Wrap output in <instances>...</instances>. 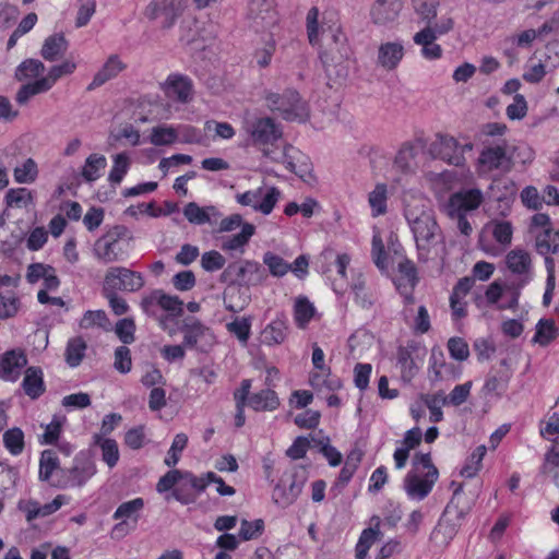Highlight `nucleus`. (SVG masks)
Returning a JSON list of instances; mask_svg holds the SVG:
<instances>
[{"label":"nucleus","mask_w":559,"mask_h":559,"mask_svg":"<svg viewBox=\"0 0 559 559\" xmlns=\"http://www.w3.org/2000/svg\"><path fill=\"white\" fill-rule=\"evenodd\" d=\"M306 29L312 46L322 41L319 58L325 73L331 76L332 70L342 67L352 52L345 33L334 20L333 13H324L320 21V12L317 7H312L307 13Z\"/></svg>","instance_id":"f257e3e1"},{"label":"nucleus","mask_w":559,"mask_h":559,"mask_svg":"<svg viewBox=\"0 0 559 559\" xmlns=\"http://www.w3.org/2000/svg\"><path fill=\"white\" fill-rule=\"evenodd\" d=\"M404 216L412 229L418 259L427 261L432 248L443 243V235L430 210H421L416 213L414 210L406 207Z\"/></svg>","instance_id":"f03ea898"},{"label":"nucleus","mask_w":559,"mask_h":559,"mask_svg":"<svg viewBox=\"0 0 559 559\" xmlns=\"http://www.w3.org/2000/svg\"><path fill=\"white\" fill-rule=\"evenodd\" d=\"M133 236L124 225H115L94 243V255L105 264L124 261L129 257Z\"/></svg>","instance_id":"7ed1b4c3"},{"label":"nucleus","mask_w":559,"mask_h":559,"mask_svg":"<svg viewBox=\"0 0 559 559\" xmlns=\"http://www.w3.org/2000/svg\"><path fill=\"white\" fill-rule=\"evenodd\" d=\"M97 466L91 450L78 452L70 467L59 469L51 486L58 489L83 487L95 474Z\"/></svg>","instance_id":"20e7f679"},{"label":"nucleus","mask_w":559,"mask_h":559,"mask_svg":"<svg viewBox=\"0 0 559 559\" xmlns=\"http://www.w3.org/2000/svg\"><path fill=\"white\" fill-rule=\"evenodd\" d=\"M264 98L267 108L277 111L284 120L305 122L309 118L308 104L294 88H287L282 94L267 92Z\"/></svg>","instance_id":"39448f33"},{"label":"nucleus","mask_w":559,"mask_h":559,"mask_svg":"<svg viewBox=\"0 0 559 559\" xmlns=\"http://www.w3.org/2000/svg\"><path fill=\"white\" fill-rule=\"evenodd\" d=\"M267 275L262 265L257 261L245 260L233 262L224 269L219 281L227 285L251 287L262 285Z\"/></svg>","instance_id":"423d86ee"},{"label":"nucleus","mask_w":559,"mask_h":559,"mask_svg":"<svg viewBox=\"0 0 559 559\" xmlns=\"http://www.w3.org/2000/svg\"><path fill=\"white\" fill-rule=\"evenodd\" d=\"M512 160L508 141L502 139L495 144H484L477 158V167L480 173H507L512 167Z\"/></svg>","instance_id":"0eeeda50"},{"label":"nucleus","mask_w":559,"mask_h":559,"mask_svg":"<svg viewBox=\"0 0 559 559\" xmlns=\"http://www.w3.org/2000/svg\"><path fill=\"white\" fill-rule=\"evenodd\" d=\"M243 130L249 136V141L254 146L273 145L282 139L283 130L271 117H254L246 119Z\"/></svg>","instance_id":"6e6552de"},{"label":"nucleus","mask_w":559,"mask_h":559,"mask_svg":"<svg viewBox=\"0 0 559 559\" xmlns=\"http://www.w3.org/2000/svg\"><path fill=\"white\" fill-rule=\"evenodd\" d=\"M263 154L273 162L282 163L287 170L302 180L311 177L312 163L310 158L293 145H285L281 152L263 150Z\"/></svg>","instance_id":"1a4fd4ad"},{"label":"nucleus","mask_w":559,"mask_h":559,"mask_svg":"<svg viewBox=\"0 0 559 559\" xmlns=\"http://www.w3.org/2000/svg\"><path fill=\"white\" fill-rule=\"evenodd\" d=\"M472 150L473 143L461 144L455 138L444 134H437L436 141L430 146V152L435 157L454 166H463L466 160L465 152Z\"/></svg>","instance_id":"9d476101"},{"label":"nucleus","mask_w":559,"mask_h":559,"mask_svg":"<svg viewBox=\"0 0 559 559\" xmlns=\"http://www.w3.org/2000/svg\"><path fill=\"white\" fill-rule=\"evenodd\" d=\"M280 195L281 192L276 187L258 188L237 194L236 200L243 206H251L255 212L269 215L276 205Z\"/></svg>","instance_id":"9b49d317"},{"label":"nucleus","mask_w":559,"mask_h":559,"mask_svg":"<svg viewBox=\"0 0 559 559\" xmlns=\"http://www.w3.org/2000/svg\"><path fill=\"white\" fill-rule=\"evenodd\" d=\"M438 477V469L430 473L409 471L404 477L403 487L408 498L420 501L431 492Z\"/></svg>","instance_id":"f8f14e48"},{"label":"nucleus","mask_w":559,"mask_h":559,"mask_svg":"<svg viewBox=\"0 0 559 559\" xmlns=\"http://www.w3.org/2000/svg\"><path fill=\"white\" fill-rule=\"evenodd\" d=\"M248 19L257 31L267 29L278 22L275 0H250L248 3Z\"/></svg>","instance_id":"ddd939ff"},{"label":"nucleus","mask_w":559,"mask_h":559,"mask_svg":"<svg viewBox=\"0 0 559 559\" xmlns=\"http://www.w3.org/2000/svg\"><path fill=\"white\" fill-rule=\"evenodd\" d=\"M108 284L115 286V290L138 292L144 286V277L142 273L132 271L123 266H116L108 270L104 280V287Z\"/></svg>","instance_id":"4468645a"},{"label":"nucleus","mask_w":559,"mask_h":559,"mask_svg":"<svg viewBox=\"0 0 559 559\" xmlns=\"http://www.w3.org/2000/svg\"><path fill=\"white\" fill-rule=\"evenodd\" d=\"M183 8V0H152L144 14L152 21L162 17V26L170 28L181 15Z\"/></svg>","instance_id":"2eb2a0df"},{"label":"nucleus","mask_w":559,"mask_h":559,"mask_svg":"<svg viewBox=\"0 0 559 559\" xmlns=\"http://www.w3.org/2000/svg\"><path fill=\"white\" fill-rule=\"evenodd\" d=\"M305 483L306 477L298 476L297 473L289 476L288 484L282 478L274 487L272 493L273 501L283 508L293 504L301 493Z\"/></svg>","instance_id":"dca6fc26"},{"label":"nucleus","mask_w":559,"mask_h":559,"mask_svg":"<svg viewBox=\"0 0 559 559\" xmlns=\"http://www.w3.org/2000/svg\"><path fill=\"white\" fill-rule=\"evenodd\" d=\"M27 361V357L21 348L9 349L0 354V379L8 382L17 381Z\"/></svg>","instance_id":"f3484780"},{"label":"nucleus","mask_w":559,"mask_h":559,"mask_svg":"<svg viewBox=\"0 0 559 559\" xmlns=\"http://www.w3.org/2000/svg\"><path fill=\"white\" fill-rule=\"evenodd\" d=\"M508 270L518 275L521 280V286L528 284L533 278V264L531 254L521 248H515L506 255Z\"/></svg>","instance_id":"a211bd4d"},{"label":"nucleus","mask_w":559,"mask_h":559,"mask_svg":"<svg viewBox=\"0 0 559 559\" xmlns=\"http://www.w3.org/2000/svg\"><path fill=\"white\" fill-rule=\"evenodd\" d=\"M128 68L127 63L122 61L119 55L111 53L94 74L92 81L86 86L87 92L95 91L103 86L107 82L118 78L120 73L126 71Z\"/></svg>","instance_id":"6ab92c4d"},{"label":"nucleus","mask_w":559,"mask_h":559,"mask_svg":"<svg viewBox=\"0 0 559 559\" xmlns=\"http://www.w3.org/2000/svg\"><path fill=\"white\" fill-rule=\"evenodd\" d=\"M483 202V193L479 189H468L453 193L447 205L445 211L448 215L460 213H467L468 211L476 210Z\"/></svg>","instance_id":"aec40b11"},{"label":"nucleus","mask_w":559,"mask_h":559,"mask_svg":"<svg viewBox=\"0 0 559 559\" xmlns=\"http://www.w3.org/2000/svg\"><path fill=\"white\" fill-rule=\"evenodd\" d=\"M164 91L168 97L180 103H188L192 99L193 83L188 75L173 73L166 79Z\"/></svg>","instance_id":"412c9836"},{"label":"nucleus","mask_w":559,"mask_h":559,"mask_svg":"<svg viewBox=\"0 0 559 559\" xmlns=\"http://www.w3.org/2000/svg\"><path fill=\"white\" fill-rule=\"evenodd\" d=\"M404 55L405 48L401 40L382 43L378 48L377 64L386 71H394Z\"/></svg>","instance_id":"4be33fe9"},{"label":"nucleus","mask_w":559,"mask_h":559,"mask_svg":"<svg viewBox=\"0 0 559 559\" xmlns=\"http://www.w3.org/2000/svg\"><path fill=\"white\" fill-rule=\"evenodd\" d=\"M21 386L31 400L39 399L46 391L43 369L37 366L27 367Z\"/></svg>","instance_id":"5701e85b"},{"label":"nucleus","mask_w":559,"mask_h":559,"mask_svg":"<svg viewBox=\"0 0 559 559\" xmlns=\"http://www.w3.org/2000/svg\"><path fill=\"white\" fill-rule=\"evenodd\" d=\"M402 10L400 0H377L370 11L373 23L385 25L393 22Z\"/></svg>","instance_id":"b1692460"},{"label":"nucleus","mask_w":559,"mask_h":559,"mask_svg":"<svg viewBox=\"0 0 559 559\" xmlns=\"http://www.w3.org/2000/svg\"><path fill=\"white\" fill-rule=\"evenodd\" d=\"M371 527L365 528L355 547L356 559H368V551L371 546L382 535L380 531L381 519L378 515H373L370 519Z\"/></svg>","instance_id":"393cba45"},{"label":"nucleus","mask_w":559,"mask_h":559,"mask_svg":"<svg viewBox=\"0 0 559 559\" xmlns=\"http://www.w3.org/2000/svg\"><path fill=\"white\" fill-rule=\"evenodd\" d=\"M288 332L287 317L280 312L263 330L262 335L264 343L269 346L280 345L284 343Z\"/></svg>","instance_id":"a878e982"},{"label":"nucleus","mask_w":559,"mask_h":559,"mask_svg":"<svg viewBox=\"0 0 559 559\" xmlns=\"http://www.w3.org/2000/svg\"><path fill=\"white\" fill-rule=\"evenodd\" d=\"M418 348L417 344L412 342L407 346H400L396 353V361L401 368L402 379L411 381L419 370V367L413 358V353Z\"/></svg>","instance_id":"bb28decb"},{"label":"nucleus","mask_w":559,"mask_h":559,"mask_svg":"<svg viewBox=\"0 0 559 559\" xmlns=\"http://www.w3.org/2000/svg\"><path fill=\"white\" fill-rule=\"evenodd\" d=\"M248 406L254 412H273L280 406L277 393L270 389H263L249 397Z\"/></svg>","instance_id":"cd10ccee"},{"label":"nucleus","mask_w":559,"mask_h":559,"mask_svg":"<svg viewBox=\"0 0 559 559\" xmlns=\"http://www.w3.org/2000/svg\"><path fill=\"white\" fill-rule=\"evenodd\" d=\"M67 49L68 41L64 35L56 33L45 39L40 55L47 61H56L66 53Z\"/></svg>","instance_id":"c85d7f7f"},{"label":"nucleus","mask_w":559,"mask_h":559,"mask_svg":"<svg viewBox=\"0 0 559 559\" xmlns=\"http://www.w3.org/2000/svg\"><path fill=\"white\" fill-rule=\"evenodd\" d=\"M92 444L99 447V449L102 451V460H103V462L106 463V465L109 468H114L117 465V463L120 459V453H119L118 443L115 439L105 438L98 433H95L93 436Z\"/></svg>","instance_id":"c756f323"},{"label":"nucleus","mask_w":559,"mask_h":559,"mask_svg":"<svg viewBox=\"0 0 559 559\" xmlns=\"http://www.w3.org/2000/svg\"><path fill=\"white\" fill-rule=\"evenodd\" d=\"M62 468L53 450L47 449L40 453L38 476L41 481H48L51 485L56 473Z\"/></svg>","instance_id":"7c9ffc66"},{"label":"nucleus","mask_w":559,"mask_h":559,"mask_svg":"<svg viewBox=\"0 0 559 559\" xmlns=\"http://www.w3.org/2000/svg\"><path fill=\"white\" fill-rule=\"evenodd\" d=\"M368 204L372 217H379L388 212V186L379 182L368 194Z\"/></svg>","instance_id":"2f4dec72"},{"label":"nucleus","mask_w":559,"mask_h":559,"mask_svg":"<svg viewBox=\"0 0 559 559\" xmlns=\"http://www.w3.org/2000/svg\"><path fill=\"white\" fill-rule=\"evenodd\" d=\"M183 215L189 223L203 225L211 223V215L219 216V213L213 205L201 207L195 202H190L183 207Z\"/></svg>","instance_id":"473e14b6"},{"label":"nucleus","mask_w":559,"mask_h":559,"mask_svg":"<svg viewBox=\"0 0 559 559\" xmlns=\"http://www.w3.org/2000/svg\"><path fill=\"white\" fill-rule=\"evenodd\" d=\"M79 326L82 330L98 328L105 332H109L112 329L111 322L104 310L85 311L79 322Z\"/></svg>","instance_id":"72a5a7b5"},{"label":"nucleus","mask_w":559,"mask_h":559,"mask_svg":"<svg viewBox=\"0 0 559 559\" xmlns=\"http://www.w3.org/2000/svg\"><path fill=\"white\" fill-rule=\"evenodd\" d=\"M144 509L143 498H134L132 500L122 502L114 512V520L128 521L131 520L134 524L138 523L140 514Z\"/></svg>","instance_id":"f704fd0d"},{"label":"nucleus","mask_w":559,"mask_h":559,"mask_svg":"<svg viewBox=\"0 0 559 559\" xmlns=\"http://www.w3.org/2000/svg\"><path fill=\"white\" fill-rule=\"evenodd\" d=\"M45 71V64L38 60L28 58L22 61L15 69L14 78L20 81L39 79Z\"/></svg>","instance_id":"c9c22d12"},{"label":"nucleus","mask_w":559,"mask_h":559,"mask_svg":"<svg viewBox=\"0 0 559 559\" xmlns=\"http://www.w3.org/2000/svg\"><path fill=\"white\" fill-rule=\"evenodd\" d=\"M107 166V159L104 155L93 153L90 154L82 168V177L87 182H94L100 177V171Z\"/></svg>","instance_id":"e433bc0d"},{"label":"nucleus","mask_w":559,"mask_h":559,"mask_svg":"<svg viewBox=\"0 0 559 559\" xmlns=\"http://www.w3.org/2000/svg\"><path fill=\"white\" fill-rule=\"evenodd\" d=\"M316 312L312 302L306 296H299L294 305V320L298 328L305 329Z\"/></svg>","instance_id":"4c0bfd02"},{"label":"nucleus","mask_w":559,"mask_h":559,"mask_svg":"<svg viewBox=\"0 0 559 559\" xmlns=\"http://www.w3.org/2000/svg\"><path fill=\"white\" fill-rule=\"evenodd\" d=\"M180 331L183 333V345L188 348H193L199 340L205 334V328L199 320L192 318L185 321Z\"/></svg>","instance_id":"58836bf2"},{"label":"nucleus","mask_w":559,"mask_h":559,"mask_svg":"<svg viewBox=\"0 0 559 559\" xmlns=\"http://www.w3.org/2000/svg\"><path fill=\"white\" fill-rule=\"evenodd\" d=\"M86 348L87 344L81 336L70 338L64 352L66 362L72 368L78 367L85 356Z\"/></svg>","instance_id":"ea45409f"},{"label":"nucleus","mask_w":559,"mask_h":559,"mask_svg":"<svg viewBox=\"0 0 559 559\" xmlns=\"http://www.w3.org/2000/svg\"><path fill=\"white\" fill-rule=\"evenodd\" d=\"M397 270L401 274V278L397 283V289L406 288L408 286L411 290H414L419 282L415 263L412 260L405 258L399 263Z\"/></svg>","instance_id":"a19ab883"},{"label":"nucleus","mask_w":559,"mask_h":559,"mask_svg":"<svg viewBox=\"0 0 559 559\" xmlns=\"http://www.w3.org/2000/svg\"><path fill=\"white\" fill-rule=\"evenodd\" d=\"M49 90L48 82L40 76L34 82L23 84L15 95V100L19 105H25L33 96L46 93Z\"/></svg>","instance_id":"79ce46f5"},{"label":"nucleus","mask_w":559,"mask_h":559,"mask_svg":"<svg viewBox=\"0 0 559 559\" xmlns=\"http://www.w3.org/2000/svg\"><path fill=\"white\" fill-rule=\"evenodd\" d=\"M3 445L13 456L20 455L25 449V436L21 428L13 427L4 431Z\"/></svg>","instance_id":"37998d69"},{"label":"nucleus","mask_w":559,"mask_h":559,"mask_svg":"<svg viewBox=\"0 0 559 559\" xmlns=\"http://www.w3.org/2000/svg\"><path fill=\"white\" fill-rule=\"evenodd\" d=\"M558 336V329L552 319H540L536 324L533 342L540 346L549 345Z\"/></svg>","instance_id":"c03bdc74"},{"label":"nucleus","mask_w":559,"mask_h":559,"mask_svg":"<svg viewBox=\"0 0 559 559\" xmlns=\"http://www.w3.org/2000/svg\"><path fill=\"white\" fill-rule=\"evenodd\" d=\"M20 478L19 468L0 462V499L10 495Z\"/></svg>","instance_id":"a18cd8bd"},{"label":"nucleus","mask_w":559,"mask_h":559,"mask_svg":"<svg viewBox=\"0 0 559 559\" xmlns=\"http://www.w3.org/2000/svg\"><path fill=\"white\" fill-rule=\"evenodd\" d=\"M253 234L254 226L249 223H245L240 233L223 240L221 248L224 251L242 249L249 242Z\"/></svg>","instance_id":"49530a36"},{"label":"nucleus","mask_w":559,"mask_h":559,"mask_svg":"<svg viewBox=\"0 0 559 559\" xmlns=\"http://www.w3.org/2000/svg\"><path fill=\"white\" fill-rule=\"evenodd\" d=\"M511 372L508 370L489 373L483 385V391L486 394L497 393L501 395L507 390Z\"/></svg>","instance_id":"de8ad7c7"},{"label":"nucleus","mask_w":559,"mask_h":559,"mask_svg":"<svg viewBox=\"0 0 559 559\" xmlns=\"http://www.w3.org/2000/svg\"><path fill=\"white\" fill-rule=\"evenodd\" d=\"M67 418L63 415L55 414L49 424L45 426L44 433L39 437L40 444H55L60 439L62 427Z\"/></svg>","instance_id":"09e8293b"},{"label":"nucleus","mask_w":559,"mask_h":559,"mask_svg":"<svg viewBox=\"0 0 559 559\" xmlns=\"http://www.w3.org/2000/svg\"><path fill=\"white\" fill-rule=\"evenodd\" d=\"M536 248L539 254L547 255L559 251V231L551 228L545 229L544 234L536 239Z\"/></svg>","instance_id":"8fccbe9b"},{"label":"nucleus","mask_w":559,"mask_h":559,"mask_svg":"<svg viewBox=\"0 0 559 559\" xmlns=\"http://www.w3.org/2000/svg\"><path fill=\"white\" fill-rule=\"evenodd\" d=\"M178 140V132L171 126H157L152 129L150 142L155 146L170 145Z\"/></svg>","instance_id":"3c124183"},{"label":"nucleus","mask_w":559,"mask_h":559,"mask_svg":"<svg viewBox=\"0 0 559 559\" xmlns=\"http://www.w3.org/2000/svg\"><path fill=\"white\" fill-rule=\"evenodd\" d=\"M4 201L8 207L27 206L34 203V194L27 188H11L7 191Z\"/></svg>","instance_id":"603ef678"},{"label":"nucleus","mask_w":559,"mask_h":559,"mask_svg":"<svg viewBox=\"0 0 559 559\" xmlns=\"http://www.w3.org/2000/svg\"><path fill=\"white\" fill-rule=\"evenodd\" d=\"M491 228L492 237L502 246H509L512 241L513 227L508 221L493 219L486 224Z\"/></svg>","instance_id":"864d4df0"},{"label":"nucleus","mask_w":559,"mask_h":559,"mask_svg":"<svg viewBox=\"0 0 559 559\" xmlns=\"http://www.w3.org/2000/svg\"><path fill=\"white\" fill-rule=\"evenodd\" d=\"M13 176L17 183H33L38 177L36 162L33 158L25 159L22 165L14 168Z\"/></svg>","instance_id":"5fc2aeb1"},{"label":"nucleus","mask_w":559,"mask_h":559,"mask_svg":"<svg viewBox=\"0 0 559 559\" xmlns=\"http://www.w3.org/2000/svg\"><path fill=\"white\" fill-rule=\"evenodd\" d=\"M130 168V157L127 153L122 152L114 157V165L108 175V180L112 185H120L123 177Z\"/></svg>","instance_id":"6e6d98bb"},{"label":"nucleus","mask_w":559,"mask_h":559,"mask_svg":"<svg viewBox=\"0 0 559 559\" xmlns=\"http://www.w3.org/2000/svg\"><path fill=\"white\" fill-rule=\"evenodd\" d=\"M486 451L487 450L485 445L477 447L467 457L465 464L461 468L460 474L466 478L474 477L481 467V461L486 454Z\"/></svg>","instance_id":"4d7b16f0"},{"label":"nucleus","mask_w":559,"mask_h":559,"mask_svg":"<svg viewBox=\"0 0 559 559\" xmlns=\"http://www.w3.org/2000/svg\"><path fill=\"white\" fill-rule=\"evenodd\" d=\"M159 308L169 312L173 317H180L183 313V302L178 296L165 294L162 289H155Z\"/></svg>","instance_id":"13d9d810"},{"label":"nucleus","mask_w":559,"mask_h":559,"mask_svg":"<svg viewBox=\"0 0 559 559\" xmlns=\"http://www.w3.org/2000/svg\"><path fill=\"white\" fill-rule=\"evenodd\" d=\"M462 495L463 485L459 484L456 488L453 490V496L444 509V515H453L457 521H461L465 518V515L469 512L471 507L460 506Z\"/></svg>","instance_id":"bf43d9fd"},{"label":"nucleus","mask_w":559,"mask_h":559,"mask_svg":"<svg viewBox=\"0 0 559 559\" xmlns=\"http://www.w3.org/2000/svg\"><path fill=\"white\" fill-rule=\"evenodd\" d=\"M264 532V521L257 519L253 521L242 520L238 537L242 542H248L259 538Z\"/></svg>","instance_id":"052dcab7"},{"label":"nucleus","mask_w":559,"mask_h":559,"mask_svg":"<svg viewBox=\"0 0 559 559\" xmlns=\"http://www.w3.org/2000/svg\"><path fill=\"white\" fill-rule=\"evenodd\" d=\"M263 263L267 266L271 275L282 277L289 272V263H287L281 255L267 251L263 254Z\"/></svg>","instance_id":"680f3d73"},{"label":"nucleus","mask_w":559,"mask_h":559,"mask_svg":"<svg viewBox=\"0 0 559 559\" xmlns=\"http://www.w3.org/2000/svg\"><path fill=\"white\" fill-rule=\"evenodd\" d=\"M442 368H454V365L445 362L443 353L433 348L429 358V373L432 382L443 380Z\"/></svg>","instance_id":"e2e57ef3"},{"label":"nucleus","mask_w":559,"mask_h":559,"mask_svg":"<svg viewBox=\"0 0 559 559\" xmlns=\"http://www.w3.org/2000/svg\"><path fill=\"white\" fill-rule=\"evenodd\" d=\"M412 5L423 21L431 24L437 16L439 0H412Z\"/></svg>","instance_id":"0e129e2a"},{"label":"nucleus","mask_w":559,"mask_h":559,"mask_svg":"<svg viewBox=\"0 0 559 559\" xmlns=\"http://www.w3.org/2000/svg\"><path fill=\"white\" fill-rule=\"evenodd\" d=\"M187 444L188 436L183 432L177 433L173 440L164 463L169 467L175 466L179 462L180 454L186 449Z\"/></svg>","instance_id":"69168bd1"},{"label":"nucleus","mask_w":559,"mask_h":559,"mask_svg":"<svg viewBox=\"0 0 559 559\" xmlns=\"http://www.w3.org/2000/svg\"><path fill=\"white\" fill-rule=\"evenodd\" d=\"M75 69L76 63L74 61L66 60L60 64L52 66L47 75L43 78L48 82L49 88H51L60 78L72 74Z\"/></svg>","instance_id":"338daca9"},{"label":"nucleus","mask_w":559,"mask_h":559,"mask_svg":"<svg viewBox=\"0 0 559 559\" xmlns=\"http://www.w3.org/2000/svg\"><path fill=\"white\" fill-rule=\"evenodd\" d=\"M136 325L132 318H123L117 321L115 333L123 344H132L135 341Z\"/></svg>","instance_id":"774afa93"}]
</instances>
